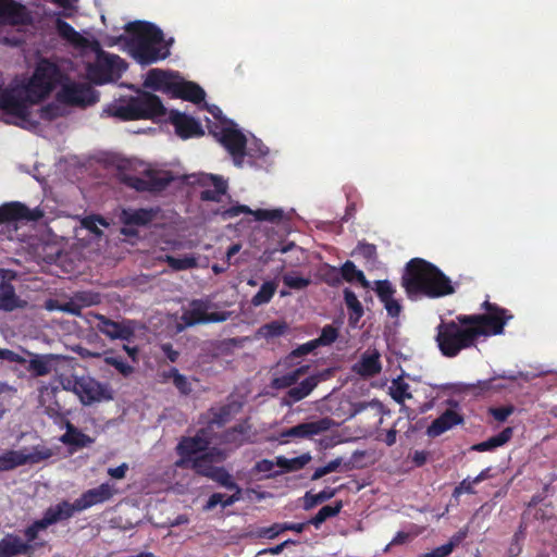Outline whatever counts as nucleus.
<instances>
[{
  "label": "nucleus",
  "instance_id": "obj_1",
  "mask_svg": "<svg viewBox=\"0 0 557 557\" xmlns=\"http://www.w3.org/2000/svg\"><path fill=\"white\" fill-rule=\"evenodd\" d=\"M482 307L486 313L459 314L456 320L441 322L435 339L443 356L454 358L461 350L474 346L481 336L503 334L504 326L512 315L487 300Z\"/></svg>",
  "mask_w": 557,
  "mask_h": 557
},
{
  "label": "nucleus",
  "instance_id": "obj_2",
  "mask_svg": "<svg viewBox=\"0 0 557 557\" xmlns=\"http://www.w3.org/2000/svg\"><path fill=\"white\" fill-rule=\"evenodd\" d=\"M400 285L410 300L436 299L455 293L451 280L435 264L422 258H412L406 263Z\"/></svg>",
  "mask_w": 557,
  "mask_h": 557
},
{
  "label": "nucleus",
  "instance_id": "obj_3",
  "mask_svg": "<svg viewBox=\"0 0 557 557\" xmlns=\"http://www.w3.org/2000/svg\"><path fill=\"white\" fill-rule=\"evenodd\" d=\"M163 40V32L145 21L127 23L125 34L116 38V42L123 44L128 54L143 66L157 63L170 55L169 47L161 45Z\"/></svg>",
  "mask_w": 557,
  "mask_h": 557
},
{
  "label": "nucleus",
  "instance_id": "obj_4",
  "mask_svg": "<svg viewBox=\"0 0 557 557\" xmlns=\"http://www.w3.org/2000/svg\"><path fill=\"white\" fill-rule=\"evenodd\" d=\"M62 78L59 66L47 60H40L25 86L26 100L37 104L46 99Z\"/></svg>",
  "mask_w": 557,
  "mask_h": 557
},
{
  "label": "nucleus",
  "instance_id": "obj_5",
  "mask_svg": "<svg viewBox=\"0 0 557 557\" xmlns=\"http://www.w3.org/2000/svg\"><path fill=\"white\" fill-rule=\"evenodd\" d=\"M126 69L127 64L122 58L99 50L95 62L87 65V76L92 83L103 85L119 79Z\"/></svg>",
  "mask_w": 557,
  "mask_h": 557
},
{
  "label": "nucleus",
  "instance_id": "obj_6",
  "mask_svg": "<svg viewBox=\"0 0 557 557\" xmlns=\"http://www.w3.org/2000/svg\"><path fill=\"white\" fill-rule=\"evenodd\" d=\"M57 100L66 106L86 108L99 101V92L88 83L69 82L58 91Z\"/></svg>",
  "mask_w": 557,
  "mask_h": 557
},
{
  "label": "nucleus",
  "instance_id": "obj_7",
  "mask_svg": "<svg viewBox=\"0 0 557 557\" xmlns=\"http://www.w3.org/2000/svg\"><path fill=\"white\" fill-rule=\"evenodd\" d=\"M213 304L208 299H194L189 302V308L184 310L181 320L184 326H194L212 322H224L230 313L226 311L209 312Z\"/></svg>",
  "mask_w": 557,
  "mask_h": 557
},
{
  "label": "nucleus",
  "instance_id": "obj_8",
  "mask_svg": "<svg viewBox=\"0 0 557 557\" xmlns=\"http://www.w3.org/2000/svg\"><path fill=\"white\" fill-rule=\"evenodd\" d=\"M73 392L84 405H92L112 399L108 384H102L90 376H82L74 381Z\"/></svg>",
  "mask_w": 557,
  "mask_h": 557
},
{
  "label": "nucleus",
  "instance_id": "obj_9",
  "mask_svg": "<svg viewBox=\"0 0 557 557\" xmlns=\"http://www.w3.org/2000/svg\"><path fill=\"white\" fill-rule=\"evenodd\" d=\"M95 318L98 321L96 329L112 341L131 342L135 337L137 323L134 320L123 319L122 321H113L100 313H96Z\"/></svg>",
  "mask_w": 557,
  "mask_h": 557
},
{
  "label": "nucleus",
  "instance_id": "obj_10",
  "mask_svg": "<svg viewBox=\"0 0 557 557\" xmlns=\"http://www.w3.org/2000/svg\"><path fill=\"white\" fill-rule=\"evenodd\" d=\"M332 376V370L325 369L323 371L317 372L307 376L300 383H296L295 385L287 387L288 391L284 397V404L292 406L306 397H308L313 389L319 385V383L329 380Z\"/></svg>",
  "mask_w": 557,
  "mask_h": 557
},
{
  "label": "nucleus",
  "instance_id": "obj_11",
  "mask_svg": "<svg viewBox=\"0 0 557 557\" xmlns=\"http://www.w3.org/2000/svg\"><path fill=\"white\" fill-rule=\"evenodd\" d=\"M447 404L451 407L440 414L426 429L430 437H437L456 425L463 423V416L458 411L459 404L454 399H448Z\"/></svg>",
  "mask_w": 557,
  "mask_h": 557
},
{
  "label": "nucleus",
  "instance_id": "obj_12",
  "mask_svg": "<svg viewBox=\"0 0 557 557\" xmlns=\"http://www.w3.org/2000/svg\"><path fill=\"white\" fill-rule=\"evenodd\" d=\"M219 140L233 157L234 163L240 166L246 154V136L233 126L223 127L220 132Z\"/></svg>",
  "mask_w": 557,
  "mask_h": 557
},
{
  "label": "nucleus",
  "instance_id": "obj_13",
  "mask_svg": "<svg viewBox=\"0 0 557 557\" xmlns=\"http://www.w3.org/2000/svg\"><path fill=\"white\" fill-rule=\"evenodd\" d=\"M337 423L329 418H320L315 421L302 422L281 433L282 437L312 438L314 435L330 431Z\"/></svg>",
  "mask_w": 557,
  "mask_h": 557
},
{
  "label": "nucleus",
  "instance_id": "obj_14",
  "mask_svg": "<svg viewBox=\"0 0 557 557\" xmlns=\"http://www.w3.org/2000/svg\"><path fill=\"white\" fill-rule=\"evenodd\" d=\"M210 442L198 436H184L176 446V453L180 459L175 462L176 467L184 468L189 460L209 451Z\"/></svg>",
  "mask_w": 557,
  "mask_h": 557
},
{
  "label": "nucleus",
  "instance_id": "obj_15",
  "mask_svg": "<svg viewBox=\"0 0 557 557\" xmlns=\"http://www.w3.org/2000/svg\"><path fill=\"white\" fill-rule=\"evenodd\" d=\"M169 121L175 127L177 136L182 139L201 137L205 135V131L199 121L177 110L170 112Z\"/></svg>",
  "mask_w": 557,
  "mask_h": 557
},
{
  "label": "nucleus",
  "instance_id": "obj_16",
  "mask_svg": "<svg viewBox=\"0 0 557 557\" xmlns=\"http://www.w3.org/2000/svg\"><path fill=\"white\" fill-rule=\"evenodd\" d=\"M114 486L108 482L97 487L85 491L78 498L74 500L77 511L86 510L95 505L103 504L110 500L115 494Z\"/></svg>",
  "mask_w": 557,
  "mask_h": 557
},
{
  "label": "nucleus",
  "instance_id": "obj_17",
  "mask_svg": "<svg viewBox=\"0 0 557 557\" xmlns=\"http://www.w3.org/2000/svg\"><path fill=\"white\" fill-rule=\"evenodd\" d=\"M374 292L379 300L383 304L387 315L398 318L401 313L403 306L399 300L395 299L396 289L388 280H379L374 282Z\"/></svg>",
  "mask_w": 557,
  "mask_h": 557
},
{
  "label": "nucleus",
  "instance_id": "obj_18",
  "mask_svg": "<svg viewBox=\"0 0 557 557\" xmlns=\"http://www.w3.org/2000/svg\"><path fill=\"white\" fill-rule=\"evenodd\" d=\"M253 437L255 432L252 431V425L248 421H244L226 429L221 434L220 441L222 444L238 448L244 444L253 443Z\"/></svg>",
  "mask_w": 557,
  "mask_h": 557
},
{
  "label": "nucleus",
  "instance_id": "obj_19",
  "mask_svg": "<svg viewBox=\"0 0 557 557\" xmlns=\"http://www.w3.org/2000/svg\"><path fill=\"white\" fill-rule=\"evenodd\" d=\"M41 216L39 210H30L21 202H9L0 206V224L13 221H37Z\"/></svg>",
  "mask_w": 557,
  "mask_h": 557
},
{
  "label": "nucleus",
  "instance_id": "obj_20",
  "mask_svg": "<svg viewBox=\"0 0 557 557\" xmlns=\"http://www.w3.org/2000/svg\"><path fill=\"white\" fill-rule=\"evenodd\" d=\"M178 75L171 71L151 69L146 76L144 85L153 90L164 91L173 95Z\"/></svg>",
  "mask_w": 557,
  "mask_h": 557
},
{
  "label": "nucleus",
  "instance_id": "obj_21",
  "mask_svg": "<svg viewBox=\"0 0 557 557\" xmlns=\"http://www.w3.org/2000/svg\"><path fill=\"white\" fill-rule=\"evenodd\" d=\"M140 120L160 117L165 114V108L161 99L151 92H143L135 97Z\"/></svg>",
  "mask_w": 557,
  "mask_h": 557
},
{
  "label": "nucleus",
  "instance_id": "obj_22",
  "mask_svg": "<svg viewBox=\"0 0 557 557\" xmlns=\"http://www.w3.org/2000/svg\"><path fill=\"white\" fill-rule=\"evenodd\" d=\"M225 456L220 449L212 448L209 451L190 459L188 465L183 469H193L196 473L209 478V474L215 468L212 465L213 461H220L223 460Z\"/></svg>",
  "mask_w": 557,
  "mask_h": 557
},
{
  "label": "nucleus",
  "instance_id": "obj_23",
  "mask_svg": "<svg viewBox=\"0 0 557 557\" xmlns=\"http://www.w3.org/2000/svg\"><path fill=\"white\" fill-rule=\"evenodd\" d=\"M198 183L202 186H212L213 188L203 189L200 193V199L202 201H220L222 196L226 194L227 184L219 175L202 174L198 180Z\"/></svg>",
  "mask_w": 557,
  "mask_h": 557
},
{
  "label": "nucleus",
  "instance_id": "obj_24",
  "mask_svg": "<svg viewBox=\"0 0 557 557\" xmlns=\"http://www.w3.org/2000/svg\"><path fill=\"white\" fill-rule=\"evenodd\" d=\"M157 212L152 208L123 209L120 214V221L125 226H147L154 220Z\"/></svg>",
  "mask_w": 557,
  "mask_h": 557
},
{
  "label": "nucleus",
  "instance_id": "obj_25",
  "mask_svg": "<svg viewBox=\"0 0 557 557\" xmlns=\"http://www.w3.org/2000/svg\"><path fill=\"white\" fill-rule=\"evenodd\" d=\"M76 508L74 503H70L67 500H62L58 503L55 506H50L44 512L41 519H39L42 524L48 528L59 521L67 520L76 512Z\"/></svg>",
  "mask_w": 557,
  "mask_h": 557
},
{
  "label": "nucleus",
  "instance_id": "obj_26",
  "mask_svg": "<svg viewBox=\"0 0 557 557\" xmlns=\"http://www.w3.org/2000/svg\"><path fill=\"white\" fill-rule=\"evenodd\" d=\"M172 97L199 104L205 101L206 92L198 84L178 77Z\"/></svg>",
  "mask_w": 557,
  "mask_h": 557
},
{
  "label": "nucleus",
  "instance_id": "obj_27",
  "mask_svg": "<svg viewBox=\"0 0 557 557\" xmlns=\"http://www.w3.org/2000/svg\"><path fill=\"white\" fill-rule=\"evenodd\" d=\"M60 442L74 449H79L90 446L95 440L67 421L65 423V433L61 435Z\"/></svg>",
  "mask_w": 557,
  "mask_h": 557
},
{
  "label": "nucleus",
  "instance_id": "obj_28",
  "mask_svg": "<svg viewBox=\"0 0 557 557\" xmlns=\"http://www.w3.org/2000/svg\"><path fill=\"white\" fill-rule=\"evenodd\" d=\"M32 545L24 543L22 539L13 533H8L0 540V557H15L29 552Z\"/></svg>",
  "mask_w": 557,
  "mask_h": 557
},
{
  "label": "nucleus",
  "instance_id": "obj_29",
  "mask_svg": "<svg viewBox=\"0 0 557 557\" xmlns=\"http://www.w3.org/2000/svg\"><path fill=\"white\" fill-rule=\"evenodd\" d=\"M100 302V293L91 290H79L74 293L73 300L65 305L64 310L78 315L81 307H90Z\"/></svg>",
  "mask_w": 557,
  "mask_h": 557
},
{
  "label": "nucleus",
  "instance_id": "obj_30",
  "mask_svg": "<svg viewBox=\"0 0 557 557\" xmlns=\"http://www.w3.org/2000/svg\"><path fill=\"white\" fill-rule=\"evenodd\" d=\"M2 85L0 82V109L17 116L24 115L26 110L24 102L12 91L3 89Z\"/></svg>",
  "mask_w": 557,
  "mask_h": 557
},
{
  "label": "nucleus",
  "instance_id": "obj_31",
  "mask_svg": "<svg viewBox=\"0 0 557 557\" xmlns=\"http://www.w3.org/2000/svg\"><path fill=\"white\" fill-rule=\"evenodd\" d=\"M344 301L348 309V323L351 327H355L363 317V306L349 288L344 289Z\"/></svg>",
  "mask_w": 557,
  "mask_h": 557
},
{
  "label": "nucleus",
  "instance_id": "obj_32",
  "mask_svg": "<svg viewBox=\"0 0 557 557\" xmlns=\"http://www.w3.org/2000/svg\"><path fill=\"white\" fill-rule=\"evenodd\" d=\"M512 435L513 429L511 426H507L502 432L490 437L488 440L474 444L471 449L479 453L494 450L509 442Z\"/></svg>",
  "mask_w": 557,
  "mask_h": 557
},
{
  "label": "nucleus",
  "instance_id": "obj_33",
  "mask_svg": "<svg viewBox=\"0 0 557 557\" xmlns=\"http://www.w3.org/2000/svg\"><path fill=\"white\" fill-rule=\"evenodd\" d=\"M138 107L136 106L135 97H131L124 103L115 104L109 109L110 115L117 117L122 121L140 120L138 115Z\"/></svg>",
  "mask_w": 557,
  "mask_h": 557
},
{
  "label": "nucleus",
  "instance_id": "obj_34",
  "mask_svg": "<svg viewBox=\"0 0 557 557\" xmlns=\"http://www.w3.org/2000/svg\"><path fill=\"white\" fill-rule=\"evenodd\" d=\"M310 369L309 364L300 366L281 376L274 377L272 380V387L276 389H285L295 385L301 376L308 373Z\"/></svg>",
  "mask_w": 557,
  "mask_h": 557
},
{
  "label": "nucleus",
  "instance_id": "obj_35",
  "mask_svg": "<svg viewBox=\"0 0 557 557\" xmlns=\"http://www.w3.org/2000/svg\"><path fill=\"white\" fill-rule=\"evenodd\" d=\"M24 7L14 0H0V18L10 24H18L22 21Z\"/></svg>",
  "mask_w": 557,
  "mask_h": 557
},
{
  "label": "nucleus",
  "instance_id": "obj_36",
  "mask_svg": "<svg viewBox=\"0 0 557 557\" xmlns=\"http://www.w3.org/2000/svg\"><path fill=\"white\" fill-rule=\"evenodd\" d=\"M20 307V299L14 286L5 281L0 283V310L13 311Z\"/></svg>",
  "mask_w": 557,
  "mask_h": 557
},
{
  "label": "nucleus",
  "instance_id": "obj_37",
  "mask_svg": "<svg viewBox=\"0 0 557 557\" xmlns=\"http://www.w3.org/2000/svg\"><path fill=\"white\" fill-rule=\"evenodd\" d=\"M311 460L309 453L302 454L295 458H286L284 456H277L275 463L282 469V472L289 473L304 469Z\"/></svg>",
  "mask_w": 557,
  "mask_h": 557
},
{
  "label": "nucleus",
  "instance_id": "obj_38",
  "mask_svg": "<svg viewBox=\"0 0 557 557\" xmlns=\"http://www.w3.org/2000/svg\"><path fill=\"white\" fill-rule=\"evenodd\" d=\"M382 370L380 355L374 352L372 355H363L359 364L356 366V371L362 376H374Z\"/></svg>",
  "mask_w": 557,
  "mask_h": 557
},
{
  "label": "nucleus",
  "instance_id": "obj_39",
  "mask_svg": "<svg viewBox=\"0 0 557 557\" xmlns=\"http://www.w3.org/2000/svg\"><path fill=\"white\" fill-rule=\"evenodd\" d=\"M232 491L234 493L227 497H224V495L221 493H213L209 497V499L205 506V509L211 510L219 504L222 505L223 508H226V507H230V506L234 505L235 503L239 502L242 499V495H243L242 487L237 484V487L233 488Z\"/></svg>",
  "mask_w": 557,
  "mask_h": 557
},
{
  "label": "nucleus",
  "instance_id": "obj_40",
  "mask_svg": "<svg viewBox=\"0 0 557 557\" xmlns=\"http://www.w3.org/2000/svg\"><path fill=\"white\" fill-rule=\"evenodd\" d=\"M339 488L325 487L318 494H312L311 492H307L304 496V509L310 510L319 504H322L331 498H333Z\"/></svg>",
  "mask_w": 557,
  "mask_h": 557
},
{
  "label": "nucleus",
  "instance_id": "obj_41",
  "mask_svg": "<svg viewBox=\"0 0 557 557\" xmlns=\"http://www.w3.org/2000/svg\"><path fill=\"white\" fill-rule=\"evenodd\" d=\"M343 508V502L336 500L333 505L323 506L314 517H312L308 523L314 525V528L319 529L320 525L325 522L327 519L337 516Z\"/></svg>",
  "mask_w": 557,
  "mask_h": 557
},
{
  "label": "nucleus",
  "instance_id": "obj_42",
  "mask_svg": "<svg viewBox=\"0 0 557 557\" xmlns=\"http://www.w3.org/2000/svg\"><path fill=\"white\" fill-rule=\"evenodd\" d=\"M341 275L342 281H346L348 283L359 282L363 287L369 286V281L366 278L362 271L358 270L355 263L350 260H347L341 267Z\"/></svg>",
  "mask_w": 557,
  "mask_h": 557
},
{
  "label": "nucleus",
  "instance_id": "obj_43",
  "mask_svg": "<svg viewBox=\"0 0 557 557\" xmlns=\"http://www.w3.org/2000/svg\"><path fill=\"white\" fill-rule=\"evenodd\" d=\"M147 176L149 177L150 191H161L174 181L173 175L168 171H149Z\"/></svg>",
  "mask_w": 557,
  "mask_h": 557
},
{
  "label": "nucleus",
  "instance_id": "obj_44",
  "mask_svg": "<svg viewBox=\"0 0 557 557\" xmlns=\"http://www.w3.org/2000/svg\"><path fill=\"white\" fill-rule=\"evenodd\" d=\"M277 288L275 281L264 282L257 294L251 298V305L259 307L271 301Z\"/></svg>",
  "mask_w": 557,
  "mask_h": 557
},
{
  "label": "nucleus",
  "instance_id": "obj_45",
  "mask_svg": "<svg viewBox=\"0 0 557 557\" xmlns=\"http://www.w3.org/2000/svg\"><path fill=\"white\" fill-rule=\"evenodd\" d=\"M55 29H57L58 35L62 39L71 42L73 45H79L83 40L82 35L78 32H76L70 23H67L61 18L57 20Z\"/></svg>",
  "mask_w": 557,
  "mask_h": 557
},
{
  "label": "nucleus",
  "instance_id": "obj_46",
  "mask_svg": "<svg viewBox=\"0 0 557 557\" xmlns=\"http://www.w3.org/2000/svg\"><path fill=\"white\" fill-rule=\"evenodd\" d=\"M22 450H7L0 455V472L10 471L17 467L24 466Z\"/></svg>",
  "mask_w": 557,
  "mask_h": 557
},
{
  "label": "nucleus",
  "instance_id": "obj_47",
  "mask_svg": "<svg viewBox=\"0 0 557 557\" xmlns=\"http://www.w3.org/2000/svg\"><path fill=\"white\" fill-rule=\"evenodd\" d=\"M28 371L36 376H45L51 372V359L49 356H36L29 360Z\"/></svg>",
  "mask_w": 557,
  "mask_h": 557
},
{
  "label": "nucleus",
  "instance_id": "obj_48",
  "mask_svg": "<svg viewBox=\"0 0 557 557\" xmlns=\"http://www.w3.org/2000/svg\"><path fill=\"white\" fill-rule=\"evenodd\" d=\"M409 388V384L401 379L394 380L391 387V396L397 404H404L406 399L412 398Z\"/></svg>",
  "mask_w": 557,
  "mask_h": 557
},
{
  "label": "nucleus",
  "instance_id": "obj_49",
  "mask_svg": "<svg viewBox=\"0 0 557 557\" xmlns=\"http://www.w3.org/2000/svg\"><path fill=\"white\" fill-rule=\"evenodd\" d=\"M209 479L219 483L221 486L227 490H233L237 487V483L234 481L233 476L223 467H215L213 471L209 474Z\"/></svg>",
  "mask_w": 557,
  "mask_h": 557
},
{
  "label": "nucleus",
  "instance_id": "obj_50",
  "mask_svg": "<svg viewBox=\"0 0 557 557\" xmlns=\"http://www.w3.org/2000/svg\"><path fill=\"white\" fill-rule=\"evenodd\" d=\"M164 261L171 269L175 271L188 270L197 265V260L193 256H184L183 258H176L174 256L166 255Z\"/></svg>",
  "mask_w": 557,
  "mask_h": 557
},
{
  "label": "nucleus",
  "instance_id": "obj_51",
  "mask_svg": "<svg viewBox=\"0 0 557 557\" xmlns=\"http://www.w3.org/2000/svg\"><path fill=\"white\" fill-rule=\"evenodd\" d=\"M255 220L267 221L278 224L284 218V211L282 209H257L253 211Z\"/></svg>",
  "mask_w": 557,
  "mask_h": 557
},
{
  "label": "nucleus",
  "instance_id": "obj_52",
  "mask_svg": "<svg viewBox=\"0 0 557 557\" xmlns=\"http://www.w3.org/2000/svg\"><path fill=\"white\" fill-rule=\"evenodd\" d=\"M104 362L113 367L123 376H128L134 372V367L123 360L122 357L112 356L111 351L106 352Z\"/></svg>",
  "mask_w": 557,
  "mask_h": 557
},
{
  "label": "nucleus",
  "instance_id": "obj_53",
  "mask_svg": "<svg viewBox=\"0 0 557 557\" xmlns=\"http://www.w3.org/2000/svg\"><path fill=\"white\" fill-rule=\"evenodd\" d=\"M525 537V524L520 523L518 530L511 537L510 545L508 547V557H518L522 552V543Z\"/></svg>",
  "mask_w": 557,
  "mask_h": 557
},
{
  "label": "nucleus",
  "instance_id": "obj_54",
  "mask_svg": "<svg viewBox=\"0 0 557 557\" xmlns=\"http://www.w3.org/2000/svg\"><path fill=\"white\" fill-rule=\"evenodd\" d=\"M288 329L286 322L272 321L260 327V334L265 338H273L283 335Z\"/></svg>",
  "mask_w": 557,
  "mask_h": 557
},
{
  "label": "nucleus",
  "instance_id": "obj_55",
  "mask_svg": "<svg viewBox=\"0 0 557 557\" xmlns=\"http://www.w3.org/2000/svg\"><path fill=\"white\" fill-rule=\"evenodd\" d=\"M52 456V450L46 446H36L29 454L22 451V458H24V465L26 463H38L42 460L49 459Z\"/></svg>",
  "mask_w": 557,
  "mask_h": 557
},
{
  "label": "nucleus",
  "instance_id": "obj_56",
  "mask_svg": "<svg viewBox=\"0 0 557 557\" xmlns=\"http://www.w3.org/2000/svg\"><path fill=\"white\" fill-rule=\"evenodd\" d=\"M210 418L208 423L210 425L223 426L231 418L230 406H222L220 408L210 409Z\"/></svg>",
  "mask_w": 557,
  "mask_h": 557
},
{
  "label": "nucleus",
  "instance_id": "obj_57",
  "mask_svg": "<svg viewBox=\"0 0 557 557\" xmlns=\"http://www.w3.org/2000/svg\"><path fill=\"white\" fill-rule=\"evenodd\" d=\"M338 335L339 332L337 327L333 326L332 324H326L323 326L320 336L314 338V343H317L319 346H330L336 342Z\"/></svg>",
  "mask_w": 557,
  "mask_h": 557
},
{
  "label": "nucleus",
  "instance_id": "obj_58",
  "mask_svg": "<svg viewBox=\"0 0 557 557\" xmlns=\"http://www.w3.org/2000/svg\"><path fill=\"white\" fill-rule=\"evenodd\" d=\"M173 384L182 395H188L191 392V385L187 377L180 373L176 368H172Z\"/></svg>",
  "mask_w": 557,
  "mask_h": 557
},
{
  "label": "nucleus",
  "instance_id": "obj_59",
  "mask_svg": "<svg viewBox=\"0 0 557 557\" xmlns=\"http://www.w3.org/2000/svg\"><path fill=\"white\" fill-rule=\"evenodd\" d=\"M122 181L124 184H126L127 186H129L138 191H146V190L150 191L148 176L146 178H143V177H138L135 175H125Z\"/></svg>",
  "mask_w": 557,
  "mask_h": 557
},
{
  "label": "nucleus",
  "instance_id": "obj_60",
  "mask_svg": "<svg viewBox=\"0 0 557 557\" xmlns=\"http://www.w3.org/2000/svg\"><path fill=\"white\" fill-rule=\"evenodd\" d=\"M355 251L367 261H375L377 258L376 246L374 244L359 243Z\"/></svg>",
  "mask_w": 557,
  "mask_h": 557
},
{
  "label": "nucleus",
  "instance_id": "obj_61",
  "mask_svg": "<svg viewBox=\"0 0 557 557\" xmlns=\"http://www.w3.org/2000/svg\"><path fill=\"white\" fill-rule=\"evenodd\" d=\"M318 347H320V346L317 343H314V339H311L305 344L297 346L295 349H293L289 352L287 359L294 360L296 358L304 357V356L312 352L313 350H315Z\"/></svg>",
  "mask_w": 557,
  "mask_h": 557
},
{
  "label": "nucleus",
  "instance_id": "obj_62",
  "mask_svg": "<svg viewBox=\"0 0 557 557\" xmlns=\"http://www.w3.org/2000/svg\"><path fill=\"white\" fill-rule=\"evenodd\" d=\"M513 405L488 408V414L492 416L498 422H505L508 419V417L513 413Z\"/></svg>",
  "mask_w": 557,
  "mask_h": 557
},
{
  "label": "nucleus",
  "instance_id": "obj_63",
  "mask_svg": "<svg viewBox=\"0 0 557 557\" xmlns=\"http://www.w3.org/2000/svg\"><path fill=\"white\" fill-rule=\"evenodd\" d=\"M283 283L292 289H304L310 284V280L294 274H285Z\"/></svg>",
  "mask_w": 557,
  "mask_h": 557
},
{
  "label": "nucleus",
  "instance_id": "obj_64",
  "mask_svg": "<svg viewBox=\"0 0 557 557\" xmlns=\"http://www.w3.org/2000/svg\"><path fill=\"white\" fill-rule=\"evenodd\" d=\"M47 528L42 524V522L38 519V520H35L32 524H29L25 530H24V536L26 539V542L27 544L30 545V543H35V541L37 540L38 537V533L42 530H46Z\"/></svg>",
  "mask_w": 557,
  "mask_h": 557
}]
</instances>
